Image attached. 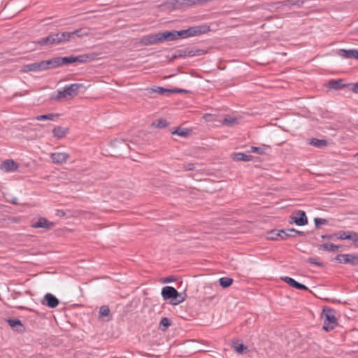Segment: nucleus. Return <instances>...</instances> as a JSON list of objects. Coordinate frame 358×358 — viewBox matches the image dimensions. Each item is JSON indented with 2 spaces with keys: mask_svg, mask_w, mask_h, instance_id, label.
<instances>
[{
  "mask_svg": "<svg viewBox=\"0 0 358 358\" xmlns=\"http://www.w3.org/2000/svg\"><path fill=\"white\" fill-rule=\"evenodd\" d=\"M206 31L203 27H190L187 29L159 32L160 43L164 41H173L179 38H185L189 36H198Z\"/></svg>",
  "mask_w": 358,
  "mask_h": 358,
  "instance_id": "f257e3e1",
  "label": "nucleus"
},
{
  "mask_svg": "<svg viewBox=\"0 0 358 358\" xmlns=\"http://www.w3.org/2000/svg\"><path fill=\"white\" fill-rule=\"evenodd\" d=\"M69 42V34L67 31L52 33L48 36L37 41L41 46H52L65 44Z\"/></svg>",
  "mask_w": 358,
  "mask_h": 358,
  "instance_id": "f03ea898",
  "label": "nucleus"
},
{
  "mask_svg": "<svg viewBox=\"0 0 358 358\" xmlns=\"http://www.w3.org/2000/svg\"><path fill=\"white\" fill-rule=\"evenodd\" d=\"M85 86L82 83H73L66 85L62 91L58 90L57 94L53 98L56 101H60L62 99H71L77 96L80 90H84Z\"/></svg>",
  "mask_w": 358,
  "mask_h": 358,
  "instance_id": "7ed1b4c3",
  "label": "nucleus"
},
{
  "mask_svg": "<svg viewBox=\"0 0 358 358\" xmlns=\"http://www.w3.org/2000/svg\"><path fill=\"white\" fill-rule=\"evenodd\" d=\"M59 67L63 66H67L73 63H85L90 61H92L94 59V56L88 54L80 55L78 56L71 55L69 57H57Z\"/></svg>",
  "mask_w": 358,
  "mask_h": 358,
  "instance_id": "20e7f679",
  "label": "nucleus"
},
{
  "mask_svg": "<svg viewBox=\"0 0 358 358\" xmlns=\"http://www.w3.org/2000/svg\"><path fill=\"white\" fill-rule=\"evenodd\" d=\"M324 324L323 329L326 331H331L338 324L337 319L335 317V311L330 308H324L322 315Z\"/></svg>",
  "mask_w": 358,
  "mask_h": 358,
  "instance_id": "39448f33",
  "label": "nucleus"
},
{
  "mask_svg": "<svg viewBox=\"0 0 358 358\" xmlns=\"http://www.w3.org/2000/svg\"><path fill=\"white\" fill-rule=\"evenodd\" d=\"M335 259L341 264H350L353 266L358 265V256L353 254L338 255Z\"/></svg>",
  "mask_w": 358,
  "mask_h": 358,
  "instance_id": "423d86ee",
  "label": "nucleus"
},
{
  "mask_svg": "<svg viewBox=\"0 0 358 358\" xmlns=\"http://www.w3.org/2000/svg\"><path fill=\"white\" fill-rule=\"evenodd\" d=\"M69 34V42L76 41V38H82L90 34L91 29L87 27L79 28L73 31H67Z\"/></svg>",
  "mask_w": 358,
  "mask_h": 358,
  "instance_id": "0eeeda50",
  "label": "nucleus"
},
{
  "mask_svg": "<svg viewBox=\"0 0 358 358\" xmlns=\"http://www.w3.org/2000/svg\"><path fill=\"white\" fill-rule=\"evenodd\" d=\"M290 223L294 222L298 226H304L308 224L306 214L303 210H296L294 215L290 217Z\"/></svg>",
  "mask_w": 358,
  "mask_h": 358,
  "instance_id": "6e6552de",
  "label": "nucleus"
},
{
  "mask_svg": "<svg viewBox=\"0 0 358 358\" xmlns=\"http://www.w3.org/2000/svg\"><path fill=\"white\" fill-rule=\"evenodd\" d=\"M158 43H160L159 33L144 36L139 42L143 45H151Z\"/></svg>",
  "mask_w": 358,
  "mask_h": 358,
  "instance_id": "1a4fd4ad",
  "label": "nucleus"
},
{
  "mask_svg": "<svg viewBox=\"0 0 358 358\" xmlns=\"http://www.w3.org/2000/svg\"><path fill=\"white\" fill-rule=\"evenodd\" d=\"M42 304L46 305L49 308H54L59 305V299L50 293H47L41 301Z\"/></svg>",
  "mask_w": 358,
  "mask_h": 358,
  "instance_id": "9d476101",
  "label": "nucleus"
},
{
  "mask_svg": "<svg viewBox=\"0 0 358 358\" xmlns=\"http://www.w3.org/2000/svg\"><path fill=\"white\" fill-rule=\"evenodd\" d=\"M44 71V70H43V67L41 61L39 62H34L32 64L24 65L21 69V71L23 73H28V72H31V71L40 72V71Z\"/></svg>",
  "mask_w": 358,
  "mask_h": 358,
  "instance_id": "9b49d317",
  "label": "nucleus"
},
{
  "mask_svg": "<svg viewBox=\"0 0 358 358\" xmlns=\"http://www.w3.org/2000/svg\"><path fill=\"white\" fill-rule=\"evenodd\" d=\"M178 53L177 56L179 57H194L202 55L204 53V51L201 49L186 48L185 50H178Z\"/></svg>",
  "mask_w": 358,
  "mask_h": 358,
  "instance_id": "f8f14e48",
  "label": "nucleus"
},
{
  "mask_svg": "<svg viewBox=\"0 0 358 358\" xmlns=\"http://www.w3.org/2000/svg\"><path fill=\"white\" fill-rule=\"evenodd\" d=\"M50 158L54 164H61L68 160L69 155L66 152H54L51 154Z\"/></svg>",
  "mask_w": 358,
  "mask_h": 358,
  "instance_id": "ddd939ff",
  "label": "nucleus"
},
{
  "mask_svg": "<svg viewBox=\"0 0 358 358\" xmlns=\"http://www.w3.org/2000/svg\"><path fill=\"white\" fill-rule=\"evenodd\" d=\"M162 296L164 300L171 299L178 296V291L173 287L166 286L162 289Z\"/></svg>",
  "mask_w": 358,
  "mask_h": 358,
  "instance_id": "4468645a",
  "label": "nucleus"
},
{
  "mask_svg": "<svg viewBox=\"0 0 358 358\" xmlns=\"http://www.w3.org/2000/svg\"><path fill=\"white\" fill-rule=\"evenodd\" d=\"M338 55L343 58L355 59L358 60V49H340L338 51Z\"/></svg>",
  "mask_w": 358,
  "mask_h": 358,
  "instance_id": "2eb2a0df",
  "label": "nucleus"
},
{
  "mask_svg": "<svg viewBox=\"0 0 358 358\" xmlns=\"http://www.w3.org/2000/svg\"><path fill=\"white\" fill-rule=\"evenodd\" d=\"M282 280L284 282H285L286 283H287L289 286L294 287L297 289H300V290H308V288L306 285L296 282L294 279H293L290 277H287V276L282 277Z\"/></svg>",
  "mask_w": 358,
  "mask_h": 358,
  "instance_id": "dca6fc26",
  "label": "nucleus"
},
{
  "mask_svg": "<svg viewBox=\"0 0 358 358\" xmlns=\"http://www.w3.org/2000/svg\"><path fill=\"white\" fill-rule=\"evenodd\" d=\"M53 226V222H50L43 217L39 218L35 223L32 224V227L34 228H44L47 229H51Z\"/></svg>",
  "mask_w": 358,
  "mask_h": 358,
  "instance_id": "f3484780",
  "label": "nucleus"
},
{
  "mask_svg": "<svg viewBox=\"0 0 358 358\" xmlns=\"http://www.w3.org/2000/svg\"><path fill=\"white\" fill-rule=\"evenodd\" d=\"M285 234L282 237V240H286L287 238H295L298 236H305V232L294 229H283Z\"/></svg>",
  "mask_w": 358,
  "mask_h": 358,
  "instance_id": "a211bd4d",
  "label": "nucleus"
},
{
  "mask_svg": "<svg viewBox=\"0 0 358 358\" xmlns=\"http://www.w3.org/2000/svg\"><path fill=\"white\" fill-rule=\"evenodd\" d=\"M43 70L53 69L59 68V62L57 57H53L48 60L41 61Z\"/></svg>",
  "mask_w": 358,
  "mask_h": 358,
  "instance_id": "6ab92c4d",
  "label": "nucleus"
},
{
  "mask_svg": "<svg viewBox=\"0 0 358 358\" xmlns=\"http://www.w3.org/2000/svg\"><path fill=\"white\" fill-rule=\"evenodd\" d=\"M110 144L112 147L120 149L121 152H124L131 149L129 145L126 143L123 139H115L110 143Z\"/></svg>",
  "mask_w": 358,
  "mask_h": 358,
  "instance_id": "aec40b11",
  "label": "nucleus"
},
{
  "mask_svg": "<svg viewBox=\"0 0 358 358\" xmlns=\"http://www.w3.org/2000/svg\"><path fill=\"white\" fill-rule=\"evenodd\" d=\"M328 87L329 88L337 90H340L344 87H349V84L344 83L343 80L342 79L330 80L328 83Z\"/></svg>",
  "mask_w": 358,
  "mask_h": 358,
  "instance_id": "412c9836",
  "label": "nucleus"
},
{
  "mask_svg": "<svg viewBox=\"0 0 358 358\" xmlns=\"http://www.w3.org/2000/svg\"><path fill=\"white\" fill-rule=\"evenodd\" d=\"M18 164L12 159H7L3 162L1 167L5 171H15L18 168Z\"/></svg>",
  "mask_w": 358,
  "mask_h": 358,
  "instance_id": "4be33fe9",
  "label": "nucleus"
},
{
  "mask_svg": "<svg viewBox=\"0 0 358 358\" xmlns=\"http://www.w3.org/2000/svg\"><path fill=\"white\" fill-rule=\"evenodd\" d=\"M145 90L149 94L157 93L160 95H165L166 93H169V92H171L170 89L157 86H154L150 88H146Z\"/></svg>",
  "mask_w": 358,
  "mask_h": 358,
  "instance_id": "5701e85b",
  "label": "nucleus"
},
{
  "mask_svg": "<svg viewBox=\"0 0 358 358\" xmlns=\"http://www.w3.org/2000/svg\"><path fill=\"white\" fill-rule=\"evenodd\" d=\"M69 131V129L66 127H57L52 130V133L55 137L60 139L64 137Z\"/></svg>",
  "mask_w": 358,
  "mask_h": 358,
  "instance_id": "b1692460",
  "label": "nucleus"
},
{
  "mask_svg": "<svg viewBox=\"0 0 358 358\" xmlns=\"http://www.w3.org/2000/svg\"><path fill=\"white\" fill-rule=\"evenodd\" d=\"M319 250L327 252H336L341 248V245H337L332 243H324L319 246Z\"/></svg>",
  "mask_w": 358,
  "mask_h": 358,
  "instance_id": "393cba45",
  "label": "nucleus"
},
{
  "mask_svg": "<svg viewBox=\"0 0 358 358\" xmlns=\"http://www.w3.org/2000/svg\"><path fill=\"white\" fill-rule=\"evenodd\" d=\"M221 123L224 126L231 127L238 123V120L230 115H226L221 121Z\"/></svg>",
  "mask_w": 358,
  "mask_h": 358,
  "instance_id": "a878e982",
  "label": "nucleus"
},
{
  "mask_svg": "<svg viewBox=\"0 0 358 358\" xmlns=\"http://www.w3.org/2000/svg\"><path fill=\"white\" fill-rule=\"evenodd\" d=\"M104 317H108L106 321H110L111 320V317H110V308L108 306H101L99 310V320H102Z\"/></svg>",
  "mask_w": 358,
  "mask_h": 358,
  "instance_id": "bb28decb",
  "label": "nucleus"
},
{
  "mask_svg": "<svg viewBox=\"0 0 358 358\" xmlns=\"http://www.w3.org/2000/svg\"><path fill=\"white\" fill-rule=\"evenodd\" d=\"M252 157L243 152H236L233 154V159L236 161L250 162Z\"/></svg>",
  "mask_w": 358,
  "mask_h": 358,
  "instance_id": "cd10ccee",
  "label": "nucleus"
},
{
  "mask_svg": "<svg viewBox=\"0 0 358 358\" xmlns=\"http://www.w3.org/2000/svg\"><path fill=\"white\" fill-rule=\"evenodd\" d=\"M283 234H285L284 230H271L268 233V238L271 240H276L278 237L282 240V237L283 236Z\"/></svg>",
  "mask_w": 358,
  "mask_h": 358,
  "instance_id": "c85d7f7f",
  "label": "nucleus"
},
{
  "mask_svg": "<svg viewBox=\"0 0 358 358\" xmlns=\"http://www.w3.org/2000/svg\"><path fill=\"white\" fill-rule=\"evenodd\" d=\"M59 115L57 113H48L45 115H41L36 117L37 120H54L55 117H59Z\"/></svg>",
  "mask_w": 358,
  "mask_h": 358,
  "instance_id": "c756f323",
  "label": "nucleus"
},
{
  "mask_svg": "<svg viewBox=\"0 0 358 358\" xmlns=\"http://www.w3.org/2000/svg\"><path fill=\"white\" fill-rule=\"evenodd\" d=\"M310 144L317 148H323L327 145L328 143L324 139L313 138L310 141Z\"/></svg>",
  "mask_w": 358,
  "mask_h": 358,
  "instance_id": "7c9ffc66",
  "label": "nucleus"
},
{
  "mask_svg": "<svg viewBox=\"0 0 358 358\" xmlns=\"http://www.w3.org/2000/svg\"><path fill=\"white\" fill-rule=\"evenodd\" d=\"M186 294L179 293L178 292V296H175L173 300L171 301V303L173 306H176L185 301Z\"/></svg>",
  "mask_w": 358,
  "mask_h": 358,
  "instance_id": "2f4dec72",
  "label": "nucleus"
},
{
  "mask_svg": "<svg viewBox=\"0 0 358 358\" xmlns=\"http://www.w3.org/2000/svg\"><path fill=\"white\" fill-rule=\"evenodd\" d=\"M304 3L303 0H285L283 1L284 6H296L299 8L301 7Z\"/></svg>",
  "mask_w": 358,
  "mask_h": 358,
  "instance_id": "473e14b6",
  "label": "nucleus"
},
{
  "mask_svg": "<svg viewBox=\"0 0 358 358\" xmlns=\"http://www.w3.org/2000/svg\"><path fill=\"white\" fill-rule=\"evenodd\" d=\"M219 282H220V285L222 287L226 288V287H229L232 284L233 279L230 278H227V277H223V278H220Z\"/></svg>",
  "mask_w": 358,
  "mask_h": 358,
  "instance_id": "72a5a7b5",
  "label": "nucleus"
},
{
  "mask_svg": "<svg viewBox=\"0 0 358 358\" xmlns=\"http://www.w3.org/2000/svg\"><path fill=\"white\" fill-rule=\"evenodd\" d=\"M159 325L162 327V330L164 331L171 325V322L168 317H163L160 321Z\"/></svg>",
  "mask_w": 358,
  "mask_h": 358,
  "instance_id": "f704fd0d",
  "label": "nucleus"
},
{
  "mask_svg": "<svg viewBox=\"0 0 358 358\" xmlns=\"http://www.w3.org/2000/svg\"><path fill=\"white\" fill-rule=\"evenodd\" d=\"M169 124V122L165 119H159L153 122V125L158 128H165Z\"/></svg>",
  "mask_w": 358,
  "mask_h": 358,
  "instance_id": "c9c22d12",
  "label": "nucleus"
},
{
  "mask_svg": "<svg viewBox=\"0 0 358 358\" xmlns=\"http://www.w3.org/2000/svg\"><path fill=\"white\" fill-rule=\"evenodd\" d=\"M350 231H340L338 233L335 234L336 237L338 239L340 240H345V239H350Z\"/></svg>",
  "mask_w": 358,
  "mask_h": 358,
  "instance_id": "e433bc0d",
  "label": "nucleus"
},
{
  "mask_svg": "<svg viewBox=\"0 0 358 358\" xmlns=\"http://www.w3.org/2000/svg\"><path fill=\"white\" fill-rule=\"evenodd\" d=\"M233 347L236 352H237L239 354L244 353L245 350H247V347L242 343H234Z\"/></svg>",
  "mask_w": 358,
  "mask_h": 358,
  "instance_id": "4c0bfd02",
  "label": "nucleus"
},
{
  "mask_svg": "<svg viewBox=\"0 0 358 358\" xmlns=\"http://www.w3.org/2000/svg\"><path fill=\"white\" fill-rule=\"evenodd\" d=\"M189 131L186 129L178 128L172 132L173 134H177L182 137H186L188 136Z\"/></svg>",
  "mask_w": 358,
  "mask_h": 358,
  "instance_id": "58836bf2",
  "label": "nucleus"
},
{
  "mask_svg": "<svg viewBox=\"0 0 358 358\" xmlns=\"http://www.w3.org/2000/svg\"><path fill=\"white\" fill-rule=\"evenodd\" d=\"M8 323L13 328H15L17 326H20L21 327H22V324L21 321L17 319H9L8 320Z\"/></svg>",
  "mask_w": 358,
  "mask_h": 358,
  "instance_id": "ea45409f",
  "label": "nucleus"
},
{
  "mask_svg": "<svg viewBox=\"0 0 358 358\" xmlns=\"http://www.w3.org/2000/svg\"><path fill=\"white\" fill-rule=\"evenodd\" d=\"M349 235L350 236V240H352L354 243L358 246V234L355 231H351L349 232Z\"/></svg>",
  "mask_w": 358,
  "mask_h": 358,
  "instance_id": "a19ab883",
  "label": "nucleus"
},
{
  "mask_svg": "<svg viewBox=\"0 0 358 358\" xmlns=\"http://www.w3.org/2000/svg\"><path fill=\"white\" fill-rule=\"evenodd\" d=\"M314 222H315V226L317 227H318L319 226H320L322 224H327V220L326 219H323V218L315 217L314 219Z\"/></svg>",
  "mask_w": 358,
  "mask_h": 358,
  "instance_id": "79ce46f5",
  "label": "nucleus"
},
{
  "mask_svg": "<svg viewBox=\"0 0 358 358\" xmlns=\"http://www.w3.org/2000/svg\"><path fill=\"white\" fill-rule=\"evenodd\" d=\"M349 90L354 93L358 94V83H349Z\"/></svg>",
  "mask_w": 358,
  "mask_h": 358,
  "instance_id": "37998d69",
  "label": "nucleus"
},
{
  "mask_svg": "<svg viewBox=\"0 0 358 358\" xmlns=\"http://www.w3.org/2000/svg\"><path fill=\"white\" fill-rule=\"evenodd\" d=\"M307 262H309L310 264H314V265H317V266H322L323 265V263L322 262H319L316 260L315 258H313V257H309L308 259H307Z\"/></svg>",
  "mask_w": 358,
  "mask_h": 358,
  "instance_id": "c03bdc74",
  "label": "nucleus"
},
{
  "mask_svg": "<svg viewBox=\"0 0 358 358\" xmlns=\"http://www.w3.org/2000/svg\"><path fill=\"white\" fill-rule=\"evenodd\" d=\"M250 150H251L252 152H256V153L259 154V155H262V154L264 153L263 148H259V147L252 146L250 148Z\"/></svg>",
  "mask_w": 358,
  "mask_h": 358,
  "instance_id": "a18cd8bd",
  "label": "nucleus"
},
{
  "mask_svg": "<svg viewBox=\"0 0 358 358\" xmlns=\"http://www.w3.org/2000/svg\"><path fill=\"white\" fill-rule=\"evenodd\" d=\"M171 92L169 93H187V90H182V89H170Z\"/></svg>",
  "mask_w": 358,
  "mask_h": 358,
  "instance_id": "49530a36",
  "label": "nucleus"
},
{
  "mask_svg": "<svg viewBox=\"0 0 358 358\" xmlns=\"http://www.w3.org/2000/svg\"><path fill=\"white\" fill-rule=\"evenodd\" d=\"M184 169L186 171H191L194 169V164H187L184 166Z\"/></svg>",
  "mask_w": 358,
  "mask_h": 358,
  "instance_id": "de8ad7c7",
  "label": "nucleus"
},
{
  "mask_svg": "<svg viewBox=\"0 0 358 358\" xmlns=\"http://www.w3.org/2000/svg\"><path fill=\"white\" fill-rule=\"evenodd\" d=\"M334 237H336L335 236V234H324V235H322L321 236V238L322 239H331L333 238Z\"/></svg>",
  "mask_w": 358,
  "mask_h": 358,
  "instance_id": "09e8293b",
  "label": "nucleus"
},
{
  "mask_svg": "<svg viewBox=\"0 0 358 358\" xmlns=\"http://www.w3.org/2000/svg\"><path fill=\"white\" fill-rule=\"evenodd\" d=\"M174 280V278L173 276L168 277L164 280V283H169L173 282Z\"/></svg>",
  "mask_w": 358,
  "mask_h": 358,
  "instance_id": "8fccbe9b",
  "label": "nucleus"
},
{
  "mask_svg": "<svg viewBox=\"0 0 358 358\" xmlns=\"http://www.w3.org/2000/svg\"><path fill=\"white\" fill-rule=\"evenodd\" d=\"M17 198H14V199H12V201H11V202H12V203H13V204H17Z\"/></svg>",
  "mask_w": 358,
  "mask_h": 358,
  "instance_id": "3c124183",
  "label": "nucleus"
},
{
  "mask_svg": "<svg viewBox=\"0 0 358 358\" xmlns=\"http://www.w3.org/2000/svg\"><path fill=\"white\" fill-rule=\"evenodd\" d=\"M116 154H117V155H122V152H117Z\"/></svg>",
  "mask_w": 358,
  "mask_h": 358,
  "instance_id": "603ef678",
  "label": "nucleus"
},
{
  "mask_svg": "<svg viewBox=\"0 0 358 358\" xmlns=\"http://www.w3.org/2000/svg\"><path fill=\"white\" fill-rule=\"evenodd\" d=\"M356 156H358V153L356 155Z\"/></svg>",
  "mask_w": 358,
  "mask_h": 358,
  "instance_id": "864d4df0",
  "label": "nucleus"
},
{
  "mask_svg": "<svg viewBox=\"0 0 358 358\" xmlns=\"http://www.w3.org/2000/svg\"><path fill=\"white\" fill-rule=\"evenodd\" d=\"M357 31H358V27H357Z\"/></svg>",
  "mask_w": 358,
  "mask_h": 358,
  "instance_id": "5fc2aeb1",
  "label": "nucleus"
}]
</instances>
